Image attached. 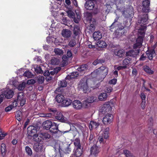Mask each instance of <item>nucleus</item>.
Here are the masks:
<instances>
[{"mask_svg":"<svg viewBox=\"0 0 157 157\" xmlns=\"http://www.w3.org/2000/svg\"><path fill=\"white\" fill-rule=\"evenodd\" d=\"M39 142H36L34 144L33 146V149L36 152H40L43 151L44 149V148L43 145L40 143H38Z\"/></svg>","mask_w":157,"mask_h":157,"instance_id":"nucleus-7","label":"nucleus"},{"mask_svg":"<svg viewBox=\"0 0 157 157\" xmlns=\"http://www.w3.org/2000/svg\"><path fill=\"white\" fill-rule=\"evenodd\" d=\"M54 52L55 54L59 55H61L63 54L62 50L59 48H56L54 49Z\"/></svg>","mask_w":157,"mask_h":157,"instance_id":"nucleus-45","label":"nucleus"},{"mask_svg":"<svg viewBox=\"0 0 157 157\" xmlns=\"http://www.w3.org/2000/svg\"><path fill=\"white\" fill-rule=\"evenodd\" d=\"M93 82V81L90 79H88L86 77L82 78L80 80L78 85V88L79 90H82L84 93H86L89 90V84L88 83Z\"/></svg>","mask_w":157,"mask_h":157,"instance_id":"nucleus-1","label":"nucleus"},{"mask_svg":"<svg viewBox=\"0 0 157 157\" xmlns=\"http://www.w3.org/2000/svg\"><path fill=\"white\" fill-rule=\"evenodd\" d=\"M140 51V49H139L138 50L132 49L126 52V56H130L135 57L136 55L139 54Z\"/></svg>","mask_w":157,"mask_h":157,"instance_id":"nucleus-10","label":"nucleus"},{"mask_svg":"<svg viewBox=\"0 0 157 157\" xmlns=\"http://www.w3.org/2000/svg\"><path fill=\"white\" fill-rule=\"evenodd\" d=\"M72 54L70 50H68L67 52V56L63 55L62 57V59H68V58H71Z\"/></svg>","mask_w":157,"mask_h":157,"instance_id":"nucleus-33","label":"nucleus"},{"mask_svg":"<svg viewBox=\"0 0 157 157\" xmlns=\"http://www.w3.org/2000/svg\"><path fill=\"white\" fill-rule=\"evenodd\" d=\"M6 135V133H5L4 132H2L1 129L0 128V139L2 140L3 137Z\"/></svg>","mask_w":157,"mask_h":157,"instance_id":"nucleus-59","label":"nucleus"},{"mask_svg":"<svg viewBox=\"0 0 157 157\" xmlns=\"http://www.w3.org/2000/svg\"><path fill=\"white\" fill-rule=\"evenodd\" d=\"M97 45L99 47L103 48L106 47L107 45L106 43L104 41L99 40L97 43Z\"/></svg>","mask_w":157,"mask_h":157,"instance_id":"nucleus-30","label":"nucleus"},{"mask_svg":"<svg viewBox=\"0 0 157 157\" xmlns=\"http://www.w3.org/2000/svg\"><path fill=\"white\" fill-rule=\"evenodd\" d=\"M51 64L52 65H58L59 63V59L56 58H53L51 60Z\"/></svg>","mask_w":157,"mask_h":157,"instance_id":"nucleus-37","label":"nucleus"},{"mask_svg":"<svg viewBox=\"0 0 157 157\" xmlns=\"http://www.w3.org/2000/svg\"><path fill=\"white\" fill-rule=\"evenodd\" d=\"M76 44V42L75 40H71L69 42L68 45L71 47H73Z\"/></svg>","mask_w":157,"mask_h":157,"instance_id":"nucleus-52","label":"nucleus"},{"mask_svg":"<svg viewBox=\"0 0 157 157\" xmlns=\"http://www.w3.org/2000/svg\"><path fill=\"white\" fill-rule=\"evenodd\" d=\"M23 75L25 77L30 78L32 76V73L29 71H27L24 72Z\"/></svg>","mask_w":157,"mask_h":157,"instance_id":"nucleus-57","label":"nucleus"},{"mask_svg":"<svg viewBox=\"0 0 157 157\" xmlns=\"http://www.w3.org/2000/svg\"><path fill=\"white\" fill-rule=\"evenodd\" d=\"M106 117H107V120H108V121L109 124L111 122L113 119V115L111 114H109L106 115Z\"/></svg>","mask_w":157,"mask_h":157,"instance_id":"nucleus-51","label":"nucleus"},{"mask_svg":"<svg viewBox=\"0 0 157 157\" xmlns=\"http://www.w3.org/2000/svg\"><path fill=\"white\" fill-rule=\"evenodd\" d=\"M91 21H90V24L89 26H88L87 27V29H88L91 32H92L94 31L95 29V24L96 23V21H94L92 22V23H91Z\"/></svg>","mask_w":157,"mask_h":157,"instance_id":"nucleus-25","label":"nucleus"},{"mask_svg":"<svg viewBox=\"0 0 157 157\" xmlns=\"http://www.w3.org/2000/svg\"><path fill=\"white\" fill-rule=\"evenodd\" d=\"M67 59H63L61 63L60 66L61 67H64L67 64Z\"/></svg>","mask_w":157,"mask_h":157,"instance_id":"nucleus-50","label":"nucleus"},{"mask_svg":"<svg viewBox=\"0 0 157 157\" xmlns=\"http://www.w3.org/2000/svg\"><path fill=\"white\" fill-rule=\"evenodd\" d=\"M108 120H107V117H106V116H105V117H104L103 119L102 120V122L103 123L105 124H109V122L108 121Z\"/></svg>","mask_w":157,"mask_h":157,"instance_id":"nucleus-61","label":"nucleus"},{"mask_svg":"<svg viewBox=\"0 0 157 157\" xmlns=\"http://www.w3.org/2000/svg\"><path fill=\"white\" fill-rule=\"evenodd\" d=\"M72 103V100L69 98H64L63 101L62 102V105L63 106L67 107Z\"/></svg>","mask_w":157,"mask_h":157,"instance_id":"nucleus-20","label":"nucleus"},{"mask_svg":"<svg viewBox=\"0 0 157 157\" xmlns=\"http://www.w3.org/2000/svg\"><path fill=\"white\" fill-rule=\"evenodd\" d=\"M35 71L37 73L41 74L43 73V71L42 70L40 67H37L35 68Z\"/></svg>","mask_w":157,"mask_h":157,"instance_id":"nucleus-56","label":"nucleus"},{"mask_svg":"<svg viewBox=\"0 0 157 157\" xmlns=\"http://www.w3.org/2000/svg\"><path fill=\"white\" fill-rule=\"evenodd\" d=\"M116 66L115 65L114 66V68L115 69H116L117 71H119L120 70H123V69H125L127 68V66H119L117 67V68H115V67Z\"/></svg>","mask_w":157,"mask_h":157,"instance_id":"nucleus-60","label":"nucleus"},{"mask_svg":"<svg viewBox=\"0 0 157 157\" xmlns=\"http://www.w3.org/2000/svg\"><path fill=\"white\" fill-rule=\"evenodd\" d=\"M140 96L142 99V101H145L146 96L144 93H141L140 94Z\"/></svg>","mask_w":157,"mask_h":157,"instance_id":"nucleus-63","label":"nucleus"},{"mask_svg":"<svg viewBox=\"0 0 157 157\" xmlns=\"http://www.w3.org/2000/svg\"><path fill=\"white\" fill-rule=\"evenodd\" d=\"M148 59L152 60L153 58L155 56V52L154 49L148 50L146 52Z\"/></svg>","mask_w":157,"mask_h":157,"instance_id":"nucleus-12","label":"nucleus"},{"mask_svg":"<svg viewBox=\"0 0 157 157\" xmlns=\"http://www.w3.org/2000/svg\"><path fill=\"white\" fill-rule=\"evenodd\" d=\"M144 38L143 36H138L136 40V43H141L142 45V43L144 41Z\"/></svg>","mask_w":157,"mask_h":157,"instance_id":"nucleus-46","label":"nucleus"},{"mask_svg":"<svg viewBox=\"0 0 157 157\" xmlns=\"http://www.w3.org/2000/svg\"><path fill=\"white\" fill-rule=\"evenodd\" d=\"M24 95L23 93L20 92L18 93L17 95V100L20 101L24 98Z\"/></svg>","mask_w":157,"mask_h":157,"instance_id":"nucleus-49","label":"nucleus"},{"mask_svg":"<svg viewBox=\"0 0 157 157\" xmlns=\"http://www.w3.org/2000/svg\"><path fill=\"white\" fill-rule=\"evenodd\" d=\"M108 72V68L105 66H101L97 69L94 71L92 73V75L96 74L97 76L95 77H97L98 75V73H101L104 75V77H105Z\"/></svg>","mask_w":157,"mask_h":157,"instance_id":"nucleus-3","label":"nucleus"},{"mask_svg":"<svg viewBox=\"0 0 157 157\" xmlns=\"http://www.w3.org/2000/svg\"><path fill=\"white\" fill-rule=\"evenodd\" d=\"M147 26H144L140 28L138 31L139 34L141 35V36H143L144 38L145 34V30L146 29Z\"/></svg>","mask_w":157,"mask_h":157,"instance_id":"nucleus-24","label":"nucleus"},{"mask_svg":"<svg viewBox=\"0 0 157 157\" xmlns=\"http://www.w3.org/2000/svg\"><path fill=\"white\" fill-rule=\"evenodd\" d=\"M65 98L63 95L62 94H58L56 96V99L58 103L63 102Z\"/></svg>","mask_w":157,"mask_h":157,"instance_id":"nucleus-27","label":"nucleus"},{"mask_svg":"<svg viewBox=\"0 0 157 157\" xmlns=\"http://www.w3.org/2000/svg\"><path fill=\"white\" fill-rule=\"evenodd\" d=\"M26 86V84L25 82H23L21 84H20L18 85L17 89L19 90H22Z\"/></svg>","mask_w":157,"mask_h":157,"instance_id":"nucleus-41","label":"nucleus"},{"mask_svg":"<svg viewBox=\"0 0 157 157\" xmlns=\"http://www.w3.org/2000/svg\"><path fill=\"white\" fill-rule=\"evenodd\" d=\"M67 82L65 80L61 81L59 83V86L60 87H63L67 86Z\"/></svg>","mask_w":157,"mask_h":157,"instance_id":"nucleus-44","label":"nucleus"},{"mask_svg":"<svg viewBox=\"0 0 157 157\" xmlns=\"http://www.w3.org/2000/svg\"><path fill=\"white\" fill-rule=\"evenodd\" d=\"M126 33V31H124L123 26L118 28L116 31L115 34L117 37H120L122 35H124Z\"/></svg>","mask_w":157,"mask_h":157,"instance_id":"nucleus-13","label":"nucleus"},{"mask_svg":"<svg viewBox=\"0 0 157 157\" xmlns=\"http://www.w3.org/2000/svg\"><path fill=\"white\" fill-rule=\"evenodd\" d=\"M87 66L86 64L82 65L78 68V70L79 72L84 71L87 69Z\"/></svg>","mask_w":157,"mask_h":157,"instance_id":"nucleus-36","label":"nucleus"},{"mask_svg":"<svg viewBox=\"0 0 157 157\" xmlns=\"http://www.w3.org/2000/svg\"><path fill=\"white\" fill-rule=\"evenodd\" d=\"M82 148H78L76 149L75 155L77 157H79L81 156L82 154Z\"/></svg>","mask_w":157,"mask_h":157,"instance_id":"nucleus-34","label":"nucleus"},{"mask_svg":"<svg viewBox=\"0 0 157 157\" xmlns=\"http://www.w3.org/2000/svg\"><path fill=\"white\" fill-rule=\"evenodd\" d=\"M55 117L57 120L61 122H64L66 121L65 117L60 112H57Z\"/></svg>","mask_w":157,"mask_h":157,"instance_id":"nucleus-18","label":"nucleus"},{"mask_svg":"<svg viewBox=\"0 0 157 157\" xmlns=\"http://www.w3.org/2000/svg\"><path fill=\"white\" fill-rule=\"evenodd\" d=\"M106 139H104V138H103V136H99L98 139V141L101 144H104L106 142Z\"/></svg>","mask_w":157,"mask_h":157,"instance_id":"nucleus-47","label":"nucleus"},{"mask_svg":"<svg viewBox=\"0 0 157 157\" xmlns=\"http://www.w3.org/2000/svg\"><path fill=\"white\" fill-rule=\"evenodd\" d=\"M73 31L75 36H78L81 32L79 26L77 25H75Z\"/></svg>","mask_w":157,"mask_h":157,"instance_id":"nucleus-22","label":"nucleus"},{"mask_svg":"<svg viewBox=\"0 0 157 157\" xmlns=\"http://www.w3.org/2000/svg\"><path fill=\"white\" fill-rule=\"evenodd\" d=\"M68 17L71 18H73L75 16L74 13L71 11H68L67 12Z\"/></svg>","mask_w":157,"mask_h":157,"instance_id":"nucleus-54","label":"nucleus"},{"mask_svg":"<svg viewBox=\"0 0 157 157\" xmlns=\"http://www.w3.org/2000/svg\"><path fill=\"white\" fill-rule=\"evenodd\" d=\"M14 94L13 91L10 89H7L5 91L1 94V96L6 98L7 99H9L12 98Z\"/></svg>","mask_w":157,"mask_h":157,"instance_id":"nucleus-5","label":"nucleus"},{"mask_svg":"<svg viewBox=\"0 0 157 157\" xmlns=\"http://www.w3.org/2000/svg\"><path fill=\"white\" fill-rule=\"evenodd\" d=\"M73 107L76 109H80L82 107V104L80 101L78 100L73 101L72 102Z\"/></svg>","mask_w":157,"mask_h":157,"instance_id":"nucleus-16","label":"nucleus"},{"mask_svg":"<svg viewBox=\"0 0 157 157\" xmlns=\"http://www.w3.org/2000/svg\"><path fill=\"white\" fill-rule=\"evenodd\" d=\"M93 38L95 40H99L102 38V34L99 31L94 32L93 35Z\"/></svg>","mask_w":157,"mask_h":157,"instance_id":"nucleus-19","label":"nucleus"},{"mask_svg":"<svg viewBox=\"0 0 157 157\" xmlns=\"http://www.w3.org/2000/svg\"><path fill=\"white\" fill-rule=\"evenodd\" d=\"M150 1L148 0H145L142 2L143 8L142 11L143 13H148L150 9Z\"/></svg>","mask_w":157,"mask_h":157,"instance_id":"nucleus-6","label":"nucleus"},{"mask_svg":"<svg viewBox=\"0 0 157 157\" xmlns=\"http://www.w3.org/2000/svg\"><path fill=\"white\" fill-rule=\"evenodd\" d=\"M148 15L147 14H145L144 15L141 17L140 19L138 21V23L140 24L141 25H146L147 23Z\"/></svg>","mask_w":157,"mask_h":157,"instance_id":"nucleus-15","label":"nucleus"},{"mask_svg":"<svg viewBox=\"0 0 157 157\" xmlns=\"http://www.w3.org/2000/svg\"><path fill=\"white\" fill-rule=\"evenodd\" d=\"M97 98L92 96L89 97L83 101L82 107L85 108H88L90 105V104L96 101Z\"/></svg>","mask_w":157,"mask_h":157,"instance_id":"nucleus-4","label":"nucleus"},{"mask_svg":"<svg viewBox=\"0 0 157 157\" xmlns=\"http://www.w3.org/2000/svg\"><path fill=\"white\" fill-rule=\"evenodd\" d=\"M79 73L77 71L74 72H72L71 75V78H75L78 76Z\"/></svg>","mask_w":157,"mask_h":157,"instance_id":"nucleus-55","label":"nucleus"},{"mask_svg":"<svg viewBox=\"0 0 157 157\" xmlns=\"http://www.w3.org/2000/svg\"><path fill=\"white\" fill-rule=\"evenodd\" d=\"M36 83V81L33 79H31L27 81V83L29 84H33Z\"/></svg>","mask_w":157,"mask_h":157,"instance_id":"nucleus-64","label":"nucleus"},{"mask_svg":"<svg viewBox=\"0 0 157 157\" xmlns=\"http://www.w3.org/2000/svg\"><path fill=\"white\" fill-rule=\"evenodd\" d=\"M100 151V148L96 145H94L90 148L91 154L94 156H96Z\"/></svg>","mask_w":157,"mask_h":157,"instance_id":"nucleus-11","label":"nucleus"},{"mask_svg":"<svg viewBox=\"0 0 157 157\" xmlns=\"http://www.w3.org/2000/svg\"><path fill=\"white\" fill-rule=\"evenodd\" d=\"M71 125H72V126L74 128H83V127L80 125V124L79 123H73L71 124Z\"/></svg>","mask_w":157,"mask_h":157,"instance_id":"nucleus-58","label":"nucleus"},{"mask_svg":"<svg viewBox=\"0 0 157 157\" xmlns=\"http://www.w3.org/2000/svg\"><path fill=\"white\" fill-rule=\"evenodd\" d=\"M85 8L88 10H92L94 7V2L92 0H89L85 4Z\"/></svg>","mask_w":157,"mask_h":157,"instance_id":"nucleus-14","label":"nucleus"},{"mask_svg":"<svg viewBox=\"0 0 157 157\" xmlns=\"http://www.w3.org/2000/svg\"><path fill=\"white\" fill-rule=\"evenodd\" d=\"M42 125L43 128H51L53 126H55V128H58V125L56 123L49 120L44 122Z\"/></svg>","mask_w":157,"mask_h":157,"instance_id":"nucleus-8","label":"nucleus"},{"mask_svg":"<svg viewBox=\"0 0 157 157\" xmlns=\"http://www.w3.org/2000/svg\"><path fill=\"white\" fill-rule=\"evenodd\" d=\"M100 125V123L94 121H90L89 124V128H98Z\"/></svg>","mask_w":157,"mask_h":157,"instance_id":"nucleus-31","label":"nucleus"},{"mask_svg":"<svg viewBox=\"0 0 157 157\" xmlns=\"http://www.w3.org/2000/svg\"><path fill=\"white\" fill-rule=\"evenodd\" d=\"M109 128H105L104 130L103 138L104 139H107L109 137Z\"/></svg>","mask_w":157,"mask_h":157,"instance_id":"nucleus-38","label":"nucleus"},{"mask_svg":"<svg viewBox=\"0 0 157 157\" xmlns=\"http://www.w3.org/2000/svg\"><path fill=\"white\" fill-rule=\"evenodd\" d=\"M107 97V95L106 93L105 92L102 93L98 96L99 99L101 101L105 100Z\"/></svg>","mask_w":157,"mask_h":157,"instance_id":"nucleus-29","label":"nucleus"},{"mask_svg":"<svg viewBox=\"0 0 157 157\" xmlns=\"http://www.w3.org/2000/svg\"><path fill=\"white\" fill-rule=\"evenodd\" d=\"M112 109L111 107L109 104L105 103L101 106V109L102 113L105 114L110 112Z\"/></svg>","mask_w":157,"mask_h":157,"instance_id":"nucleus-9","label":"nucleus"},{"mask_svg":"<svg viewBox=\"0 0 157 157\" xmlns=\"http://www.w3.org/2000/svg\"><path fill=\"white\" fill-rule=\"evenodd\" d=\"M74 144L75 146V149L82 148L79 139L77 138L75 139L74 141Z\"/></svg>","mask_w":157,"mask_h":157,"instance_id":"nucleus-26","label":"nucleus"},{"mask_svg":"<svg viewBox=\"0 0 157 157\" xmlns=\"http://www.w3.org/2000/svg\"><path fill=\"white\" fill-rule=\"evenodd\" d=\"M39 128H27L28 135L33 137V140L36 142H40V140L38 137V134L37 133V129Z\"/></svg>","mask_w":157,"mask_h":157,"instance_id":"nucleus-2","label":"nucleus"},{"mask_svg":"<svg viewBox=\"0 0 157 157\" xmlns=\"http://www.w3.org/2000/svg\"><path fill=\"white\" fill-rule=\"evenodd\" d=\"M1 151L2 155L3 156L5 155L6 152V145L4 144L3 143L2 144L1 146Z\"/></svg>","mask_w":157,"mask_h":157,"instance_id":"nucleus-35","label":"nucleus"},{"mask_svg":"<svg viewBox=\"0 0 157 157\" xmlns=\"http://www.w3.org/2000/svg\"><path fill=\"white\" fill-rule=\"evenodd\" d=\"M142 45L141 43H136L134 44L133 45V48L135 50H138L141 47Z\"/></svg>","mask_w":157,"mask_h":157,"instance_id":"nucleus-40","label":"nucleus"},{"mask_svg":"<svg viewBox=\"0 0 157 157\" xmlns=\"http://www.w3.org/2000/svg\"><path fill=\"white\" fill-rule=\"evenodd\" d=\"M21 113L20 111H18L16 113V117L17 119L19 121H20L21 119Z\"/></svg>","mask_w":157,"mask_h":157,"instance_id":"nucleus-48","label":"nucleus"},{"mask_svg":"<svg viewBox=\"0 0 157 157\" xmlns=\"http://www.w3.org/2000/svg\"><path fill=\"white\" fill-rule=\"evenodd\" d=\"M63 149V151L66 153H69L71 151V148L70 147V145H67Z\"/></svg>","mask_w":157,"mask_h":157,"instance_id":"nucleus-42","label":"nucleus"},{"mask_svg":"<svg viewBox=\"0 0 157 157\" xmlns=\"http://www.w3.org/2000/svg\"><path fill=\"white\" fill-rule=\"evenodd\" d=\"M125 53L123 49H115L114 50V54L119 57L121 58L123 56Z\"/></svg>","mask_w":157,"mask_h":157,"instance_id":"nucleus-17","label":"nucleus"},{"mask_svg":"<svg viewBox=\"0 0 157 157\" xmlns=\"http://www.w3.org/2000/svg\"><path fill=\"white\" fill-rule=\"evenodd\" d=\"M144 70L148 74L151 75L154 73V71L151 70V68L147 66H145L143 67Z\"/></svg>","mask_w":157,"mask_h":157,"instance_id":"nucleus-23","label":"nucleus"},{"mask_svg":"<svg viewBox=\"0 0 157 157\" xmlns=\"http://www.w3.org/2000/svg\"><path fill=\"white\" fill-rule=\"evenodd\" d=\"M123 152L127 157H131V153L129 151L127 150H123Z\"/></svg>","mask_w":157,"mask_h":157,"instance_id":"nucleus-53","label":"nucleus"},{"mask_svg":"<svg viewBox=\"0 0 157 157\" xmlns=\"http://www.w3.org/2000/svg\"><path fill=\"white\" fill-rule=\"evenodd\" d=\"M25 150L28 155L29 156H31L32 154V151L31 148L29 146H26L25 148Z\"/></svg>","mask_w":157,"mask_h":157,"instance_id":"nucleus-43","label":"nucleus"},{"mask_svg":"<svg viewBox=\"0 0 157 157\" xmlns=\"http://www.w3.org/2000/svg\"><path fill=\"white\" fill-rule=\"evenodd\" d=\"M131 58L127 57L125 58L123 60L122 64L124 66H127V65H128L129 63H131Z\"/></svg>","mask_w":157,"mask_h":157,"instance_id":"nucleus-28","label":"nucleus"},{"mask_svg":"<svg viewBox=\"0 0 157 157\" xmlns=\"http://www.w3.org/2000/svg\"><path fill=\"white\" fill-rule=\"evenodd\" d=\"M58 128H49L50 132L53 134L56 133H60L61 132V131L58 129Z\"/></svg>","mask_w":157,"mask_h":157,"instance_id":"nucleus-39","label":"nucleus"},{"mask_svg":"<svg viewBox=\"0 0 157 157\" xmlns=\"http://www.w3.org/2000/svg\"><path fill=\"white\" fill-rule=\"evenodd\" d=\"M40 137L42 138L44 140H46L50 138L51 136L47 133H41L40 134Z\"/></svg>","mask_w":157,"mask_h":157,"instance_id":"nucleus-32","label":"nucleus"},{"mask_svg":"<svg viewBox=\"0 0 157 157\" xmlns=\"http://www.w3.org/2000/svg\"><path fill=\"white\" fill-rule=\"evenodd\" d=\"M45 118H53V114L51 113H45Z\"/></svg>","mask_w":157,"mask_h":157,"instance_id":"nucleus-62","label":"nucleus"},{"mask_svg":"<svg viewBox=\"0 0 157 157\" xmlns=\"http://www.w3.org/2000/svg\"><path fill=\"white\" fill-rule=\"evenodd\" d=\"M62 35L65 38L70 37L71 35V32L70 30L65 29L62 31Z\"/></svg>","mask_w":157,"mask_h":157,"instance_id":"nucleus-21","label":"nucleus"}]
</instances>
